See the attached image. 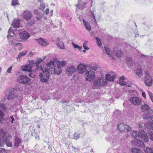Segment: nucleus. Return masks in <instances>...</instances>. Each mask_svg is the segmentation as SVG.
I'll use <instances>...</instances> for the list:
<instances>
[{
  "label": "nucleus",
  "instance_id": "1",
  "mask_svg": "<svg viewBox=\"0 0 153 153\" xmlns=\"http://www.w3.org/2000/svg\"><path fill=\"white\" fill-rule=\"evenodd\" d=\"M66 65V62L64 61H51L47 65V68L41 70L42 72L39 75L40 80L43 82H47L50 75L49 72L53 73L55 75H59L62 72L61 68L64 67Z\"/></svg>",
  "mask_w": 153,
  "mask_h": 153
},
{
  "label": "nucleus",
  "instance_id": "2",
  "mask_svg": "<svg viewBox=\"0 0 153 153\" xmlns=\"http://www.w3.org/2000/svg\"><path fill=\"white\" fill-rule=\"evenodd\" d=\"M8 33L7 37L8 39L9 44L10 45L15 46L21 45V44L18 42L19 41L17 40V36H16L14 34L13 31L11 27L9 28Z\"/></svg>",
  "mask_w": 153,
  "mask_h": 153
},
{
  "label": "nucleus",
  "instance_id": "3",
  "mask_svg": "<svg viewBox=\"0 0 153 153\" xmlns=\"http://www.w3.org/2000/svg\"><path fill=\"white\" fill-rule=\"evenodd\" d=\"M107 83L106 81L102 77H100L98 79L95 80L94 82L93 88H98L101 85H104Z\"/></svg>",
  "mask_w": 153,
  "mask_h": 153
},
{
  "label": "nucleus",
  "instance_id": "4",
  "mask_svg": "<svg viewBox=\"0 0 153 153\" xmlns=\"http://www.w3.org/2000/svg\"><path fill=\"white\" fill-rule=\"evenodd\" d=\"M145 74L146 76L144 78V83L146 86L151 87L153 84V77L149 74L147 71H145Z\"/></svg>",
  "mask_w": 153,
  "mask_h": 153
},
{
  "label": "nucleus",
  "instance_id": "5",
  "mask_svg": "<svg viewBox=\"0 0 153 153\" xmlns=\"http://www.w3.org/2000/svg\"><path fill=\"white\" fill-rule=\"evenodd\" d=\"M17 36V40L18 41H24L30 37V34L26 31H23L20 32Z\"/></svg>",
  "mask_w": 153,
  "mask_h": 153
},
{
  "label": "nucleus",
  "instance_id": "6",
  "mask_svg": "<svg viewBox=\"0 0 153 153\" xmlns=\"http://www.w3.org/2000/svg\"><path fill=\"white\" fill-rule=\"evenodd\" d=\"M17 81L20 83L29 85L31 83V79L26 76L22 75L18 77Z\"/></svg>",
  "mask_w": 153,
  "mask_h": 153
},
{
  "label": "nucleus",
  "instance_id": "7",
  "mask_svg": "<svg viewBox=\"0 0 153 153\" xmlns=\"http://www.w3.org/2000/svg\"><path fill=\"white\" fill-rule=\"evenodd\" d=\"M16 91V90L14 89L7 90L5 92V94L7 99L9 100L16 97L17 96L15 92Z\"/></svg>",
  "mask_w": 153,
  "mask_h": 153
},
{
  "label": "nucleus",
  "instance_id": "8",
  "mask_svg": "<svg viewBox=\"0 0 153 153\" xmlns=\"http://www.w3.org/2000/svg\"><path fill=\"white\" fill-rule=\"evenodd\" d=\"M117 128L120 132H128L131 130V128L128 125L121 123L117 125Z\"/></svg>",
  "mask_w": 153,
  "mask_h": 153
},
{
  "label": "nucleus",
  "instance_id": "9",
  "mask_svg": "<svg viewBox=\"0 0 153 153\" xmlns=\"http://www.w3.org/2000/svg\"><path fill=\"white\" fill-rule=\"evenodd\" d=\"M138 136L139 138L144 142H147L149 140V137L147 133L143 131H139L138 132Z\"/></svg>",
  "mask_w": 153,
  "mask_h": 153
},
{
  "label": "nucleus",
  "instance_id": "10",
  "mask_svg": "<svg viewBox=\"0 0 153 153\" xmlns=\"http://www.w3.org/2000/svg\"><path fill=\"white\" fill-rule=\"evenodd\" d=\"M76 71V68L73 65H68L66 69V73L68 76H71Z\"/></svg>",
  "mask_w": 153,
  "mask_h": 153
},
{
  "label": "nucleus",
  "instance_id": "11",
  "mask_svg": "<svg viewBox=\"0 0 153 153\" xmlns=\"http://www.w3.org/2000/svg\"><path fill=\"white\" fill-rule=\"evenodd\" d=\"M87 65L84 64H80L77 66L76 70L79 74H82L86 71Z\"/></svg>",
  "mask_w": 153,
  "mask_h": 153
},
{
  "label": "nucleus",
  "instance_id": "12",
  "mask_svg": "<svg viewBox=\"0 0 153 153\" xmlns=\"http://www.w3.org/2000/svg\"><path fill=\"white\" fill-rule=\"evenodd\" d=\"M131 144L132 146L143 147H144V144L143 142L141 140L135 139L131 141Z\"/></svg>",
  "mask_w": 153,
  "mask_h": 153
},
{
  "label": "nucleus",
  "instance_id": "13",
  "mask_svg": "<svg viewBox=\"0 0 153 153\" xmlns=\"http://www.w3.org/2000/svg\"><path fill=\"white\" fill-rule=\"evenodd\" d=\"M83 0H78V3L75 5L77 8L82 10L87 7V2Z\"/></svg>",
  "mask_w": 153,
  "mask_h": 153
},
{
  "label": "nucleus",
  "instance_id": "14",
  "mask_svg": "<svg viewBox=\"0 0 153 153\" xmlns=\"http://www.w3.org/2000/svg\"><path fill=\"white\" fill-rule=\"evenodd\" d=\"M22 16L23 18L25 20H28L32 18L33 14L30 11L26 10L23 12Z\"/></svg>",
  "mask_w": 153,
  "mask_h": 153
},
{
  "label": "nucleus",
  "instance_id": "15",
  "mask_svg": "<svg viewBox=\"0 0 153 153\" xmlns=\"http://www.w3.org/2000/svg\"><path fill=\"white\" fill-rule=\"evenodd\" d=\"M95 69H93L92 68L88 71H87L85 73V76L88 78H86V79H93L95 76Z\"/></svg>",
  "mask_w": 153,
  "mask_h": 153
},
{
  "label": "nucleus",
  "instance_id": "16",
  "mask_svg": "<svg viewBox=\"0 0 153 153\" xmlns=\"http://www.w3.org/2000/svg\"><path fill=\"white\" fill-rule=\"evenodd\" d=\"M131 102L134 105H139L141 104L142 100L137 97H133L130 99Z\"/></svg>",
  "mask_w": 153,
  "mask_h": 153
},
{
  "label": "nucleus",
  "instance_id": "17",
  "mask_svg": "<svg viewBox=\"0 0 153 153\" xmlns=\"http://www.w3.org/2000/svg\"><path fill=\"white\" fill-rule=\"evenodd\" d=\"M143 118L149 120H151L153 122V115L149 111L143 115Z\"/></svg>",
  "mask_w": 153,
  "mask_h": 153
},
{
  "label": "nucleus",
  "instance_id": "18",
  "mask_svg": "<svg viewBox=\"0 0 153 153\" xmlns=\"http://www.w3.org/2000/svg\"><path fill=\"white\" fill-rule=\"evenodd\" d=\"M116 76L114 74L113 72H111L106 75L105 78L107 80L109 81H114Z\"/></svg>",
  "mask_w": 153,
  "mask_h": 153
},
{
  "label": "nucleus",
  "instance_id": "19",
  "mask_svg": "<svg viewBox=\"0 0 153 153\" xmlns=\"http://www.w3.org/2000/svg\"><path fill=\"white\" fill-rule=\"evenodd\" d=\"M12 136L10 134H8L7 137L4 141L7 146L8 147L12 146V142L10 140L12 138Z\"/></svg>",
  "mask_w": 153,
  "mask_h": 153
},
{
  "label": "nucleus",
  "instance_id": "20",
  "mask_svg": "<svg viewBox=\"0 0 153 153\" xmlns=\"http://www.w3.org/2000/svg\"><path fill=\"white\" fill-rule=\"evenodd\" d=\"M36 40L39 44L42 46H45L48 44V42L45 41L44 39L40 38Z\"/></svg>",
  "mask_w": 153,
  "mask_h": 153
},
{
  "label": "nucleus",
  "instance_id": "21",
  "mask_svg": "<svg viewBox=\"0 0 153 153\" xmlns=\"http://www.w3.org/2000/svg\"><path fill=\"white\" fill-rule=\"evenodd\" d=\"M20 20L19 19H15L13 22L12 25L15 28L19 27L20 25Z\"/></svg>",
  "mask_w": 153,
  "mask_h": 153
},
{
  "label": "nucleus",
  "instance_id": "22",
  "mask_svg": "<svg viewBox=\"0 0 153 153\" xmlns=\"http://www.w3.org/2000/svg\"><path fill=\"white\" fill-rule=\"evenodd\" d=\"M43 60L42 59H40L36 61L35 62V64L36 65V70H43V68H42L41 66H39L40 64L42 62Z\"/></svg>",
  "mask_w": 153,
  "mask_h": 153
},
{
  "label": "nucleus",
  "instance_id": "23",
  "mask_svg": "<svg viewBox=\"0 0 153 153\" xmlns=\"http://www.w3.org/2000/svg\"><path fill=\"white\" fill-rule=\"evenodd\" d=\"M4 135V132L1 129H0V146H2L4 143L3 138Z\"/></svg>",
  "mask_w": 153,
  "mask_h": 153
},
{
  "label": "nucleus",
  "instance_id": "24",
  "mask_svg": "<svg viewBox=\"0 0 153 153\" xmlns=\"http://www.w3.org/2000/svg\"><path fill=\"white\" fill-rule=\"evenodd\" d=\"M141 109L142 111L144 112H146L149 111L150 108L148 105L146 104H144L141 106Z\"/></svg>",
  "mask_w": 153,
  "mask_h": 153
},
{
  "label": "nucleus",
  "instance_id": "25",
  "mask_svg": "<svg viewBox=\"0 0 153 153\" xmlns=\"http://www.w3.org/2000/svg\"><path fill=\"white\" fill-rule=\"evenodd\" d=\"M34 65V62L33 61H31L30 62H29V64L28 65H26V67H27V69H29V70H27V71H28L29 72H31L32 71V69Z\"/></svg>",
  "mask_w": 153,
  "mask_h": 153
},
{
  "label": "nucleus",
  "instance_id": "26",
  "mask_svg": "<svg viewBox=\"0 0 153 153\" xmlns=\"http://www.w3.org/2000/svg\"><path fill=\"white\" fill-rule=\"evenodd\" d=\"M94 12L95 10L93 8L91 10V11L89 13V15L90 16L92 17V18H93V20L94 21L93 22V23L95 25L97 23V22L95 17Z\"/></svg>",
  "mask_w": 153,
  "mask_h": 153
},
{
  "label": "nucleus",
  "instance_id": "27",
  "mask_svg": "<svg viewBox=\"0 0 153 153\" xmlns=\"http://www.w3.org/2000/svg\"><path fill=\"white\" fill-rule=\"evenodd\" d=\"M144 147V151L145 153H153V147H149L146 146Z\"/></svg>",
  "mask_w": 153,
  "mask_h": 153
},
{
  "label": "nucleus",
  "instance_id": "28",
  "mask_svg": "<svg viewBox=\"0 0 153 153\" xmlns=\"http://www.w3.org/2000/svg\"><path fill=\"white\" fill-rule=\"evenodd\" d=\"M145 128H148L149 129H151L153 130V123H151V122H148L144 125Z\"/></svg>",
  "mask_w": 153,
  "mask_h": 153
},
{
  "label": "nucleus",
  "instance_id": "29",
  "mask_svg": "<svg viewBox=\"0 0 153 153\" xmlns=\"http://www.w3.org/2000/svg\"><path fill=\"white\" fill-rule=\"evenodd\" d=\"M134 72L137 76H140L143 74L142 70L139 68L135 70H134Z\"/></svg>",
  "mask_w": 153,
  "mask_h": 153
},
{
  "label": "nucleus",
  "instance_id": "30",
  "mask_svg": "<svg viewBox=\"0 0 153 153\" xmlns=\"http://www.w3.org/2000/svg\"><path fill=\"white\" fill-rule=\"evenodd\" d=\"M83 22L86 29L88 31H91V27L89 23L85 22L84 19H83Z\"/></svg>",
  "mask_w": 153,
  "mask_h": 153
},
{
  "label": "nucleus",
  "instance_id": "31",
  "mask_svg": "<svg viewBox=\"0 0 153 153\" xmlns=\"http://www.w3.org/2000/svg\"><path fill=\"white\" fill-rule=\"evenodd\" d=\"M27 51H25L19 53L18 55L16 58L17 59H20L22 57L24 56L27 53Z\"/></svg>",
  "mask_w": 153,
  "mask_h": 153
},
{
  "label": "nucleus",
  "instance_id": "32",
  "mask_svg": "<svg viewBox=\"0 0 153 153\" xmlns=\"http://www.w3.org/2000/svg\"><path fill=\"white\" fill-rule=\"evenodd\" d=\"M124 79L125 78L123 76H122L120 78L119 83L120 85L124 86L126 85V83L124 81Z\"/></svg>",
  "mask_w": 153,
  "mask_h": 153
},
{
  "label": "nucleus",
  "instance_id": "33",
  "mask_svg": "<svg viewBox=\"0 0 153 153\" xmlns=\"http://www.w3.org/2000/svg\"><path fill=\"white\" fill-rule=\"evenodd\" d=\"M110 141H113V142L116 143L117 142H119L120 140L119 137L117 136H114L113 138L110 140Z\"/></svg>",
  "mask_w": 153,
  "mask_h": 153
},
{
  "label": "nucleus",
  "instance_id": "34",
  "mask_svg": "<svg viewBox=\"0 0 153 153\" xmlns=\"http://www.w3.org/2000/svg\"><path fill=\"white\" fill-rule=\"evenodd\" d=\"M56 45L58 46V48L62 49H63L65 48L64 44L62 41L60 42L56 43Z\"/></svg>",
  "mask_w": 153,
  "mask_h": 153
},
{
  "label": "nucleus",
  "instance_id": "35",
  "mask_svg": "<svg viewBox=\"0 0 153 153\" xmlns=\"http://www.w3.org/2000/svg\"><path fill=\"white\" fill-rule=\"evenodd\" d=\"M126 61L127 64L130 66L131 65L134 63V62L130 58H127Z\"/></svg>",
  "mask_w": 153,
  "mask_h": 153
},
{
  "label": "nucleus",
  "instance_id": "36",
  "mask_svg": "<svg viewBox=\"0 0 153 153\" xmlns=\"http://www.w3.org/2000/svg\"><path fill=\"white\" fill-rule=\"evenodd\" d=\"M0 108L2 109L3 111H6L7 109L5 105L1 102H0Z\"/></svg>",
  "mask_w": 153,
  "mask_h": 153
},
{
  "label": "nucleus",
  "instance_id": "37",
  "mask_svg": "<svg viewBox=\"0 0 153 153\" xmlns=\"http://www.w3.org/2000/svg\"><path fill=\"white\" fill-rule=\"evenodd\" d=\"M132 153H141L142 151L139 149L133 148L131 149Z\"/></svg>",
  "mask_w": 153,
  "mask_h": 153
},
{
  "label": "nucleus",
  "instance_id": "38",
  "mask_svg": "<svg viewBox=\"0 0 153 153\" xmlns=\"http://www.w3.org/2000/svg\"><path fill=\"white\" fill-rule=\"evenodd\" d=\"M20 4L18 2V0H12L11 5L13 6H15L16 5H19Z\"/></svg>",
  "mask_w": 153,
  "mask_h": 153
},
{
  "label": "nucleus",
  "instance_id": "39",
  "mask_svg": "<svg viewBox=\"0 0 153 153\" xmlns=\"http://www.w3.org/2000/svg\"><path fill=\"white\" fill-rule=\"evenodd\" d=\"M20 143L21 141L20 139L18 138H16L15 139V146L17 147L19 146Z\"/></svg>",
  "mask_w": 153,
  "mask_h": 153
},
{
  "label": "nucleus",
  "instance_id": "40",
  "mask_svg": "<svg viewBox=\"0 0 153 153\" xmlns=\"http://www.w3.org/2000/svg\"><path fill=\"white\" fill-rule=\"evenodd\" d=\"M105 50L106 53L108 55L110 56L111 55V51L109 49L106 47H105Z\"/></svg>",
  "mask_w": 153,
  "mask_h": 153
},
{
  "label": "nucleus",
  "instance_id": "41",
  "mask_svg": "<svg viewBox=\"0 0 153 153\" xmlns=\"http://www.w3.org/2000/svg\"><path fill=\"white\" fill-rule=\"evenodd\" d=\"M96 39L97 40V44L99 47H100L102 45V43L100 39L98 37H96Z\"/></svg>",
  "mask_w": 153,
  "mask_h": 153
},
{
  "label": "nucleus",
  "instance_id": "42",
  "mask_svg": "<svg viewBox=\"0 0 153 153\" xmlns=\"http://www.w3.org/2000/svg\"><path fill=\"white\" fill-rule=\"evenodd\" d=\"M132 135L135 138L138 137V133L137 131H133L132 132Z\"/></svg>",
  "mask_w": 153,
  "mask_h": 153
},
{
  "label": "nucleus",
  "instance_id": "43",
  "mask_svg": "<svg viewBox=\"0 0 153 153\" xmlns=\"http://www.w3.org/2000/svg\"><path fill=\"white\" fill-rule=\"evenodd\" d=\"M122 52L120 50H118L115 52L116 56L118 57H120L121 55Z\"/></svg>",
  "mask_w": 153,
  "mask_h": 153
},
{
  "label": "nucleus",
  "instance_id": "44",
  "mask_svg": "<svg viewBox=\"0 0 153 153\" xmlns=\"http://www.w3.org/2000/svg\"><path fill=\"white\" fill-rule=\"evenodd\" d=\"M72 44L73 45L74 47V48H77L79 49V50H81L82 48V46H79L75 44L74 43H72Z\"/></svg>",
  "mask_w": 153,
  "mask_h": 153
},
{
  "label": "nucleus",
  "instance_id": "45",
  "mask_svg": "<svg viewBox=\"0 0 153 153\" xmlns=\"http://www.w3.org/2000/svg\"><path fill=\"white\" fill-rule=\"evenodd\" d=\"M35 22V19H33L28 23L30 26H32Z\"/></svg>",
  "mask_w": 153,
  "mask_h": 153
},
{
  "label": "nucleus",
  "instance_id": "46",
  "mask_svg": "<svg viewBox=\"0 0 153 153\" xmlns=\"http://www.w3.org/2000/svg\"><path fill=\"white\" fill-rule=\"evenodd\" d=\"M148 134H149L150 139L153 141V132L151 131H149L148 132Z\"/></svg>",
  "mask_w": 153,
  "mask_h": 153
},
{
  "label": "nucleus",
  "instance_id": "47",
  "mask_svg": "<svg viewBox=\"0 0 153 153\" xmlns=\"http://www.w3.org/2000/svg\"><path fill=\"white\" fill-rule=\"evenodd\" d=\"M88 41H85L83 44V47L85 50H87L89 49V48L87 46Z\"/></svg>",
  "mask_w": 153,
  "mask_h": 153
},
{
  "label": "nucleus",
  "instance_id": "48",
  "mask_svg": "<svg viewBox=\"0 0 153 153\" xmlns=\"http://www.w3.org/2000/svg\"><path fill=\"white\" fill-rule=\"evenodd\" d=\"M4 115V113L0 109V123L1 122V120L3 118Z\"/></svg>",
  "mask_w": 153,
  "mask_h": 153
},
{
  "label": "nucleus",
  "instance_id": "49",
  "mask_svg": "<svg viewBox=\"0 0 153 153\" xmlns=\"http://www.w3.org/2000/svg\"><path fill=\"white\" fill-rule=\"evenodd\" d=\"M79 134L77 133H74L73 136V138L77 140L79 137Z\"/></svg>",
  "mask_w": 153,
  "mask_h": 153
},
{
  "label": "nucleus",
  "instance_id": "50",
  "mask_svg": "<svg viewBox=\"0 0 153 153\" xmlns=\"http://www.w3.org/2000/svg\"><path fill=\"white\" fill-rule=\"evenodd\" d=\"M45 7V4L44 3H42L40 5L39 9L42 10H43Z\"/></svg>",
  "mask_w": 153,
  "mask_h": 153
},
{
  "label": "nucleus",
  "instance_id": "51",
  "mask_svg": "<svg viewBox=\"0 0 153 153\" xmlns=\"http://www.w3.org/2000/svg\"><path fill=\"white\" fill-rule=\"evenodd\" d=\"M27 67H26V65L24 66H22L21 67L22 70L23 71H27V70H29V69H27V68H26Z\"/></svg>",
  "mask_w": 153,
  "mask_h": 153
},
{
  "label": "nucleus",
  "instance_id": "52",
  "mask_svg": "<svg viewBox=\"0 0 153 153\" xmlns=\"http://www.w3.org/2000/svg\"><path fill=\"white\" fill-rule=\"evenodd\" d=\"M0 153H7L5 149L1 148H0Z\"/></svg>",
  "mask_w": 153,
  "mask_h": 153
},
{
  "label": "nucleus",
  "instance_id": "53",
  "mask_svg": "<svg viewBox=\"0 0 153 153\" xmlns=\"http://www.w3.org/2000/svg\"><path fill=\"white\" fill-rule=\"evenodd\" d=\"M34 12L35 14V15L36 16H38L39 15L41 14L38 11V10L37 9L35 10H34Z\"/></svg>",
  "mask_w": 153,
  "mask_h": 153
},
{
  "label": "nucleus",
  "instance_id": "54",
  "mask_svg": "<svg viewBox=\"0 0 153 153\" xmlns=\"http://www.w3.org/2000/svg\"><path fill=\"white\" fill-rule=\"evenodd\" d=\"M12 67L13 66H11L8 68L7 70V72L8 73H11Z\"/></svg>",
  "mask_w": 153,
  "mask_h": 153
},
{
  "label": "nucleus",
  "instance_id": "55",
  "mask_svg": "<svg viewBox=\"0 0 153 153\" xmlns=\"http://www.w3.org/2000/svg\"><path fill=\"white\" fill-rule=\"evenodd\" d=\"M36 18L37 20H40L42 18V15L40 14L38 16H36Z\"/></svg>",
  "mask_w": 153,
  "mask_h": 153
},
{
  "label": "nucleus",
  "instance_id": "56",
  "mask_svg": "<svg viewBox=\"0 0 153 153\" xmlns=\"http://www.w3.org/2000/svg\"><path fill=\"white\" fill-rule=\"evenodd\" d=\"M143 123L142 122H140L139 123V128H142L143 126Z\"/></svg>",
  "mask_w": 153,
  "mask_h": 153
},
{
  "label": "nucleus",
  "instance_id": "57",
  "mask_svg": "<svg viewBox=\"0 0 153 153\" xmlns=\"http://www.w3.org/2000/svg\"><path fill=\"white\" fill-rule=\"evenodd\" d=\"M142 95L143 96V97L145 98V99H146V95L145 92H143L142 93Z\"/></svg>",
  "mask_w": 153,
  "mask_h": 153
},
{
  "label": "nucleus",
  "instance_id": "58",
  "mask_svg": "<svg viewBox=\"0 0 153 153\" xmlns=\"http://www.w3.org/2000/svg\"><path fill=\"white\" fill-rule=\"evenodd\" d=\"M49 9L48 8L45 11V12L46 14H48L49 13Z\"/></svg>",
  "mask_w": 153,
  "mask_h": 153
},
{
  "label": "nucleus",
  "instance_id": "59",
  "mask_svg": "<svg viewBox=\"0 0 153 153\" xmlns=\"http://www.w3.org/2000/svg\"><path fill=\"white\" fill-rule=\"evenodd\" d=\"M29 76L31 77H32V78H34V77H35V76L34 75V74H32V73H30L29 74Z\"/></svg>",
  "mask_w": 153,
  "mask_h": 153
},
{
  "label": "nucleus",
  "instance_id": "60",
  "mask_svg": "<svg viewBox=\"0 0 153 153\" xmlns=\"http://www.w3.org/2000/svg\"><path fill=\"white\" fill-rule=\"evenodd\" d=\"M10 118L12 119V121H11V122L12 123L14 120V117L13 116H10Z\"/></svg>",
  "mask_w": 153,
  "mask_h": 153
},
{
  "label": "nucleus",
  "instance_id": "61",
  "mask_svg": "<svg viewBox=\"0 0 153 153\" xmlns=\"http://www.w3.org/2000/svg\"><path fill=\"white\" fill-rule=\"evenodd\" d=\"M126 86L128 87H131V84H129L126 85Z\"/></svg>",
  "mask_w": 153,
  "mask_h": 153
},
{
  "label": "nucleus",
  "instance_id": "62",
  "mask_svg": "<svg viewBox=\"0 0 153 153\" xmlns=\"http://www.w3.org/2000/svg\"><path fill=\"white\" fill-rule=\"evenodd\" d=\"M37 1L40 3L42 2L43 1L42 0H37Z\"/></svg>",
  "mask_w": 153,
  "mask_h": 153
},
{
  "label": "nucleus",
  "instance_id": "63",
  "mask_svg": "<svg viewBox=\"0 0 153 153\" xmlns=\"http://www.w3.org/2000/svg\"><path fill=\"white\" fill-rule=\"evenodd\" d=\"M36 138L37 139V138L39 139V136H37L36 137Z\"/></svg>",
  "mask_w": 153,
  "mask_h": 153
},
{
  "label": "nucleus",
  "instance_id": "64",
  "mask_svg": "<svg viewBox=\"0 0 153 153\" xmlns=\"http://www.w3.org/2000/svg\"><path fill=\"white\" fill-rule=\"evenodd\" d=\"M86 50H83V52L84 53H85L86 52V51H85Z\"/></svg>",
  "mask_w": 153,
  "mask_h": 153
}]
</instances>
